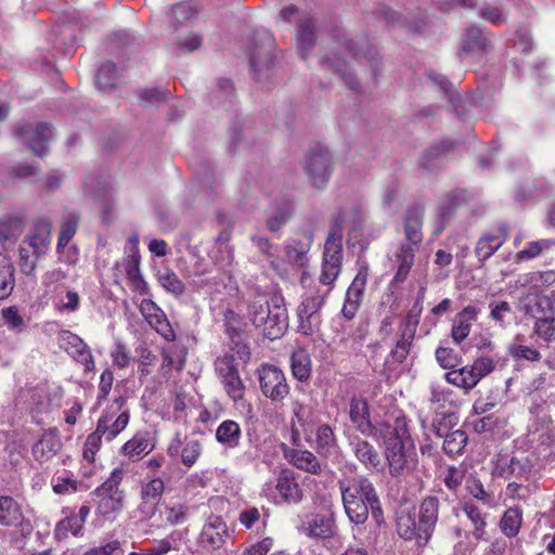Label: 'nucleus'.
Wrapping results in <instances>:
<instances>
[{"instance_id":"c756f323","label":"nucleus","mask_w":555,"mask_h":555,"mask_svg":"<svg viewBox=\"0 0 555 555\" xmlns=\"http://www.w3.org/2000/svg\"><path fill=\"white\" fill-rule=\"evenodd\" d=\"M315 450L320 456L326 459L338 453V440L331 425L321 424L317 427Z\"/></svg>"},{"instance_id":"ea45409f","label":"nucleus","mask_w":555,"mask_h":555,"mask_svg":"<svg viewBox=\"0 0 555 555\" xmlns=\"http://www.w3.org/2000/svg\"><path fill=\"white\" fill-rule=\"evenodd\" d=\"M352 450L356 457L366 467L376 468L380 459L374 447L365 440H354L352 443Z\"/></svg>"},{"instance_id":"e2e57ef3","label":"nucleus","mask_w":555,"mask_h":555,"mask_svg":"<svg viewBox=\"0 0 555 555\" xmlns=\"http://www.w3.org/2000/svg\"><path fill=\"white\" fill-rule=\"evenodd\" d=\"M534 333L547 343L555 341V317L550 314L545 318H539L534 323Z\"/></svg>"},{"instance_id":"79ce46f5","label":"nucleus","mask_w":555,"mask_h":555,"mask_svg":"<svg viewBox=\"0 0 555 555\" xmlns=\"http://www.w3.org/2000/svg\"><path fill=\"white\" fill-rule=\"evenodd\" d=\"M397 530L399 535L405 540L417 539L424 541L420 521L415 519L414 515L406 514L398 517Z\"/></svg>"},{"instance_id":"aec40b11","label":"nucleus","mask_w":555,"mask_h":555,"mask_svg":"<svg viewBox=\"0 0 555 555\" xmlns=\"http://www.w3.org/2000/svg\"><path fill=\"white\" fill-rule=\"evenodd\" d=\"M228 537L225 521L217 515H210L198 535V544L202 548L210 552L222 547Z\"/></svg>"},{"instance_id":"423d86ee","label":"nucleus","mask_w":555,"mask_h":555,"mask_svg":"<svg viewBox=\"0 0 555 555\" xmlns=\"http://www.w3.org/2000/svg\"><path fill=\"white\" fill-rule=\"evenodd\" d=\"M124 477L125 469L116 467L109 477L91 493L96 514L107 516L122 509L125 492L119 486Z\"/></svg>"},{"instance_id":"dca6fc26","label":"nucleus","mask_w":555,"mask_h":555,"mask_svg":"<svg viewBox=\"0 0 555 555\" xmlns=\"http://www.w3.org/2000/svg\"><path fill=\"white\" fill-rule=\"evenodd\" d=\"M57 343L60 348L77 363L83 365L87 372L94 371L95 363L91 350L77 334L70 331H61L57 336Z\"/></svg>"},{"instance_id":"de8ad7c7","label":"nucleus","mask_w":555,"mask_h":555,"mask_svg":"<svg viewBox=\"0 0 555 555\" xmlns=\"http://www.w3.org/2000/svg\"><path fill=\"white\" fill-rule=\"evenodd\" d=\"M82 527V520L77 518L76 515H72L57 522L54 529V537L57 540H64L68 538L69 534L78 535Z\"/></svg>"},{"instance_id":"58836bf2","label":"nucleus","mask_w":555,"mask_h":555,"mask_svg":"<svg viewBox=\"0 0 555 555\" xmlns=\"http://www.w3.org/2000/svg\"><path fill=\"white\" fill-rule=\"evenodd\" d=\"M435 431L438 437H444L443 451L450 456L460 454L467 443V435L461 429L444 434L435 426Z\"/></svg>"},{"instance_id":"0eeeda50","label":"nucleus","mask_w":555,"mask_h":555,"mask_svg":"<svg viewBox=\"0 0 555 555\" xmlns=\"http://www.w3.org/2000/svg\"><path fill=\"white\" fill-rule=\"evenodd\" d=\"M126 398L118 396L107 405L100 415L95 429L104 437L105 441H113L130 421V411L126 406Z\"/></svg>"},{"instance_id":"49530a36","label":"nucleus","mask_w":555,"mask_h":555,"mask_svg":"<svg viewBox=\"0 0 555 555\" xmlns=\"http://www.w3.org/2000/svg\"><path fill=\"white\" fill-rule=\"evenodd\" d=\"M79 222V216L76 212H68L61 225L57 240V251L61 253L75 235Z\"/></svg>"},{"instance_id":"c85d7f7f","label":"nucleus","mask_w":555,"mask_h":555,"mask_svg":"<svg viewBox=\"0 0 555 555\" xmlns=\"http://www.w3.org/2000/svg\"><path fill=\"white\" fill-rule=\"evenodd\" d=\"M463 512L472 525V535L476 542L488 541L487 534V513H485L476 503L467 501L463 504Z\"/></svg>"},{"instance_id":"9b49d317","label":"nucleus","mask_w":555,"mask_h":555,"mask_svg":"<svg viewBox=\"0 0 555 555\" xmlns=\"http://www.w3.org/2000/svg\"><path fill=\"white\" fill-rule=\"evenodd\" d=\"M261 393L273 402H281L289 393V386L281 369L272 364H262L257 370Z\"/></svg>"},{"instance_id":"39448f33","label":"nucleus","mask_w":555,"mask_h":555,"mask_svg":"<svg viewBox=\"0 0 555 555\" xmlns=\"http://www.w3.org/2000/svg\"><path fill=\"white\" fill-rule=\"evenodd\" d=\"M343 220L337 217L332 221L330 233L324 243L321 274L319 282L330 292L335 285L343 268Z\"/></svg>"},{"instance_id":"603ef678","label":"nucleus","mask_w":555,"mask_h":555,"mask_svg":"<svg viewBox=\"0 0 555 555\" xmlns=\"http://www.w3.org/2000/svg\"><path fill=\"white\" fill-rule=\"evenodd\" d=\"M117 78L118 74L115 64L107 62L98 72L96 85L100 90L106 91L115 87Z\"/></svg>"},{"instance_id":"69168bd1","label":"nucleus","mask_w":555,"mask_h":555,"mask_svg":"<svg viewBox=\"0 0 555 555\" xmlns=\"http://www.w3.org/2000/svg\"><path fill=\"white\" fill-rule=\"evenodd\" d=\"M555 244L552 240H540L530 242L527 247L517 253V261H524L538 257L543 250L551 248Z\"/></svg>"},{"instance_id":"3c124183","label":"nucleus","mask_w":555,"mask_h":555,"mask_svg":"<svg viewBox=\"0 0 555 555\" xmlns=\"http://www.w3.org/2000/svg\"><path fill=\"white\" fill-rule=\"evenodd\" d=\"M189 514L190 507L179 502L166 505L164 508L165 519L171 526L184 524L189 517Z\"/></svg>"},{"instance_id":"774afa93","label":"nucleus","mask_w":555,"mask_h":555,"mask_svg":"<svg viewBox=\"0 0 555 555\" xmlns=\"http://www.w3.org/2000/svg\"><path fill=\"white\" fill-rule=\"evenodd\" d=\"M165 485L160 478H152L142 483L141 496L145 504L149 500L157 501L164 493Z\"/></svg>"},{"instance_id":"72a5a7b5","label":"nucleus","mask_w":555,"mask_h":555,"mask_svg":"<svg viewBox=\"0 0 555 555\" xmlns=\"http://www.w3.org/2000/svg\"><path fill=\"white\" fill-rule=\"evenodd\" d=\"M521 526L522 508L519 506L508 507L499 521L501 532L507 538L517 537Z\"/></svg>"},{"instance_id":"2eb2a0df","label":"nucleus","mask_w":555,"mask_h":555,"mask_svg":"<svg viewBox=\"0 0 555 555\" xmlns=\"http://www.w3.org/2000/svg\"><path fill=\"white\" fill-rule=\"evenodd\" d=\"M17 135L35 154L42 157L48 153L47 145L54 133L50 124L37 122L21 125L17 128Z\"/></svg>"},{"instance_id":"20e7f679","label":"nucleus","mask_w":555,"mask_h":555,"mask_svg":"<svg viewBox=\"0 0 555 555\" xmlns=\"http://www.w3.org/2000/svg\"><path fill=\"white\" fill-rule=\"evenodd\" d=\"M248 317L269 339L281 337L288 327V313L281 294L255 296L248 306Z\"/></svg>"},{"instance_id":"c03bdc74","label":"nucleus","mask_w":555,"mask_h":555,"mask_svg":"<svg viewBox=\"0 0 555 555\" xmlns=\"http://www.w3.org/2000/svg\"><path fill=\"white\" fill-rule=\"evenodd\" d=\"M126 276H127L133 292H137L140 295L149 294L150 287L140 272V266H139L138 259L132 258L128 262V264L126 267Z\"/></svg>"},{"instance_id":"09e8293b","label":"nucleus","mask_w":555,"mask_h":555,"mask_svg":"<svg viewBox=\"0 0 555 555\" xmlns=\"http://www.w3.org/2000/svg\"><path fill=\"white\" fill-rule=\"evenodd\" d=\"M51 485L56 494H69L78 490V481L66 470L55 475Z\"/></svg>"},{"instance_id":"864d4df0","label":"nucleus","mask_w":555,"mask_h":555,"mask_svg":"<svg viewBox=\"0 0 555 555\" xmlns=\"http://www.w3.org/2000/svg\"><path fill=\"white\" fill-rule=\"evenodd\" d=\"M162 364L159 367V371L163 376L167 377L172 369L177 370L178 372L182 371L185 365V352L179 357L175 358L173 352L169 348H163L162 349Z\"/></svg>"},{"instance_id":"a878e982","label":"nucleus","mask_w":555,"mask_h":555,"mask_svg":"<svg viewBox=\"0 0 555 555\" xmlns=\"http://www.w3.org/2000/svg\"><path fill=\"white\" fill-rule=\"evenodd\" d=\"M224 392L242 414H250L251 403L246 399V385L240 374L221 380Z\"/></svg>"},{"instance_id":"412c9836","label":"nucleus","mask_w":555,"mask_h":555,"mask_svg":"<svg viewBox=\"0 0 555 555\" xmlns=\"http://www.w3.org/2000/svg\"><path fill=\"white\" fill-rule=\"evenodd\" d=\"M555 293L553 298L538 293H529L519 300L518 308L527 317L539 320L555 313Z\"/></svg>"},{"instance_id":"4d7b16f0","label":"nucleus","mask_w":555,"mask_h":555,"mask_svg":"<svg viewBox=\"0 0 555 555\" xmlns=\"http://www.w3.org/2000/svg\"><path fill=\"white\" fill-rule=\"evenodd\" d=\"M158 281L160 285L166 289V292L175 295L181 296L185 292V285L180 280V278L170 270H166L158 275Z\"/></svg>"},{"instance_id":"473e14b6","label":"nucleus","mask_w":555,"mask_h":555,"mask_svg":"<svg viewBox=\"0 0 555 555\" xmlns=\"http://www.w3.org/2000/svg\"><path fill=\"white\" fill-rule=\"evenodd\" d=\"M154 449L147 433H138L121 447V453L131 459L140 460Z\"/></svg>"},{"instance_id":"a18cd8bd","label":"nucleus","mask_w":555,"mask_h":555,"mask_svg":"<svg viewBox=\"0 0 555 555\" xmlns=\"http://www.w3.org/2000/svg\"><path fill=\"white\" fill-rule=\"evenodd\" d=\"M214 365L216 374L220 382L240 374L234 353L227 352L223 356L218 357L215 360Z\"/></svg>"},{"instance_id":"4468645a","label":"nucleus","mask_w":555,"mask_h":555,"mask_svg":"<svg viewBox=\"0 0 555 555\" xmlns=\"http://www.w3.org/2000/svg\"><path fill=\"white\" fill-rule=\"evenodd\" d=\"M0 526L16 528L22 534H29L33 525L26 518L23 504L9 494L0 495Z\"/></svg>"},{"instance_id":"b1692460","label":"nucleus","mask_w":555,"mask_h":555,"mask_svg":"<svg viewBox=\"0 0 555 555\" xmlns=\"http://www.w3.org/2000/svg\"><path fill=\"white\" fill-rule=\"evenodd\" d=\"M287 462L295 468L311 475H321L323 464L311 451L301 448H289L284 452Z\"/></svg>"},{"instance_id":"f8f14e48","label":"nucleus","mask_w":555,"mask_h":555,"mask_svg":"<svg viewBox=\"0 0 555 555\" xmlns=\"http://www.w3.org/2000/svg\"><path fill=\"white\" fill-rule=\"evenodd\" d=\"M305 490L299 476L292 469H282L274 482L273 500L276 504L296 505L302 502Z\"/></svg>"},{"instance_id":"f257e3e1","label":"nucleus","mask_w":555,"mask_h":555,"mask_svg":"<svg viewBox=\"0 0 555 555\" xmlns=\"http://www.w3.org/2000/svg\"><path fill=\"white\" fill-rule=\"evenodd\" d=\"M377 437L385 443V456L392 477L405 476L415 469L417 454L404 415L396 417L393 424H379Z\"/></svg>"},{"instance_id":"37998d69","label":"nucleus","mask_w":555,"mask_h":555,"mask_svg":"<svg viewBox=\"0 0 555 555\" xmlns=\"http://www.w3.org/2000/svg\"><path fill=\"white\" fill-rule=\"evenodd\" d=\"M370 332V324L366 320H362L357 323L354 327L350 330L347 337L343 338L340 343L353 351H359L364 340L366 339Z\"/></svg>"},{"instance_id":"e433bc0d","label":"nucleus","mask_w":555,"mask_h":555,"mask_svg":"<svg viewBox=\"0 0 555 555\" xmlns=\"http://www.w3.org/2000/svg\"><path fill=\"white\" fill-rule=\"evenodd\" d=\"M133 362L138 365L140 383H143L152 373V367L157 362V356L145 345H140L134 349Z\"/></svg>"},{"instance_id":"bb28decb","label":"nucleus","mask_w":555,"mask_h":555,"mask_svg":"<svg viewBox=\"0 0 555 555\" xmlns=\"http://www.w3.org/2000/svg\"><path fill=\"white\" fill-rule=\"evenodd\" d=\"M51 229L52 223L46 218L35 221L33 231L27 236L25 243H28V247L34 249L37 256H41L47 251L50 245Z\"/></svg>"},{"instance_id":"1a4fd4ad","label":"nucleus","mask_w":555,"mask_h":555,"mask_svg":"<svg viewBox=\"0 0 555 555\" xmlns=\"http://www.w3.org/2000/svg\"><path fill=\"white\" fill-rule=\"evenodd\" d=\"M330 289H318L315 294L305 297L297 310L298 332L305 336L313 335L320 327V309L325 302Z\"/></svg>"},{"instance_id":"f704fd0d","label":"nucleus","mask_w":555,"mask_h":555,"mask_svg":"<svg viewBox=\"0 0 555 555\" xmlns=\"http://www.w3.org/2000/svg\"><path fill=\"white\" fill-rule=\"evenodd\" d=\"M332 521L323 515L315 514L307 517L301 525L305 534L313 538H328L332 534Z\"/></svg>"},{"instance_id":"0e129e2a","label":"nucleus","mask_w":555,"mask_h":555,"mask_svg":"<svg viewBox=\"0 0 555 555\" xmlns=\"http://www.w3.org/2000/svg\"><path fill=\"white\" fill-rule=\"evenodd\" d=\"M228 335L231 339V353H234L243 363H247L250 359V348L245 344L240 333L233 328H228Z\"/></svg>"},{"instance_id":"393cba45","label":"nucleus","mask_w":555,"mask_h":555,"mask_svg":"<svg viewBox=\"0 0 555 555\" xmlns=\"http://www.w3.org/2000/svg\"><path fill=\"white\" fill-rule=\"evenodd\" d=\"M478 314L479 309L476 306L468 305L454 315L452 320L451 337L455 344L460 345L468 337L473 324L477 321Z\"/></svg>"},{"instance_id":"5701e85b","label":"nucleus","mask_w":555,"mask_h":555,"mask_svg":"<svg viewBox=\"0 0 555 555\" xmlns=\"http://www.w3.org/2000/svg\"><path fill=\"white\" fill-rule=\"evenodd\" d=\"M350 421L363 435L377 437L379 425L374 426L370 420L369 403L361 397H353L350 401Z\"/></svg>"},{"instance_id":"f03ea898","label":"nucleus","mask_w":555,"mask_h":555,"mask_svg":"<svg viewBox=\"0 0 555 555\" xmlns=\"http://www.w3.org/2000/svg\"><path fill=\"white\" fill-rule=\"evenodd\" d=\"M339 489L346 514L353 524H364L370 512L377 525L384 521L380 501L367 478L352 477L341 480Z\"/></svg>"},{"instance_id":"338daca9","label":"nucleus","mask_w":555,"mask_h":555,"mask_svg":"<svg viewBox=\"0 0 555 555\" xmlns=\"http://www.w3.org/2000/svg\"><path fill=\"white\" fill-rule=\"evenodd\" d=\"M103 439L104 437L98 434L96 429L88 435L82 448V457L89 464L94 463L95 455L101 449Z\"/></svg>"},{"instance_id":"9d476101","label":"nucleus","mask_w":555,"mask_h":555,"mask_svg":"<svg viewBox=\"0 0 555 555\" xmlns=\"http://www.w3.org/2000/svg\"><path fill=\"white\" fill-rule=\"evenodd\" d=\"M305 172L313 188L323 189L332 173V157L327 149L315 145L309 152L305 162Z\"/></svg>"},{"instance_id":"4be33fe9","label":"nucleus","mask_w":555,"mask_h":555,"mask_svg":"<svg viewBox=\"0 0 555 555\" xmlns=\"http://www.w3.org/2000/svg\"><path fill=\"white\" fill-rule=\"evenodd\" d=\"M62 441L56 428H49L33 444L31 454L40 464L51 461L61 450Z\"/></svg>"},{"instance_id":"bf43d9fd","label":"nucleus","mask_w":555,"mask_h":555,"mask_svg":"<svg viewBox=\"0 0 555 555\" xmlns=\"http://www.w3.org/2000/svg\"><path fill=\"white\" fill-rule=\"evenodd\" d=\"M1 315L4 321V324L8 326L10 331L14 333H22L25 330L26 324L17 307L10 306L3 308L1 310Z\"/></svg>"},{"instance_id":"052dcab7","label":"nucleus","mask_w":555,"mask_h":555,"mask_svg":"<svg viewBox=\"0 0 555 555\" xmlns=\"http://www.w3.org/2000/svg\"><path fill=\"white\" fill-rule=\"evenodd\" d=\"M55 307L61 312H76L80 307V296L77 292L67 289L65 294H57Z\"/></svg>"},{"instance_id":"6e6d98bb","label":"nucleus","mask_w":555,"mask_h":555,"mask_svg":"<svg viewBox=\"0 0 555 555\" xmlns=\"http://www.w3.org/2000/svg\"><path fill=\"white\" fill-rule=\"evenodd\" d=\"M465 487L472 496L482 502L485 505H492L493 495L485 490L482 482L478 478L469 475L465 479Z\"/></svg>"},{"instance_id":"7ed1b4c3","label":"nucleus","mask_w":555,"mask_h":555,"mask_svg":"<svg viewBox=\"0 0 555 555\" xmlns=\"http://www.w3.org/2000/svg\"><path fill=\"white\" fill-rule=\"evenodd\" d=\"M424 209L418 205L410 206L403 215L404 241L400 242L390 260L396 264L393 283L404 282L414 266L416 253L423 241Z\"/></svg>"},{"instance_id":"2f4dec72","label":"nucleus","mask_w":555,"mask_h":555,"mask_svg":"<svg viewBox=\"0 0 555 555\" xmlns=\"http://www.w3.org/2000/svg\"><path fill=\"white\" fill-rule=\"evenodd\" d=\"M242 429L233 420L223 421L216 429V440L225 450L236 449L241 444Z\"/></svg>"},{"instance_id":"13d9d810","label":"nucleus","mask_w":555,"mask_h":555,"mask_svg":"<svg viewBox=\"0 0 555 555\" xmlns=\"http://www.w3.org/2000/svg\"><path fill=\"white\" fill-rule=\"evenodd\" d=\"M267 514L264 508L249 506L241 511L238 515L240 524L246 529H251L257 522L261 521L266 526Z\"/></svg>"},{"instance_id":"c9c22d12","label":"nucleus","mask_w":555,"mask_h":555,"mask_svg":"<svg viewBox=\"0 0 555 555\" xmlns=\"http://www.w3.org/2000/svg\"><path fill=\"white\" fill-rule=\"evenodd\" d=\"M291 369L294 378L307 382L311 376V360L309 353L302 349H296L291 356Z\"/></svg>"},{"instance_id":"cd10ccee","label":"nucleus","mask_w":555,"mask_h":555,"mask_svg":"<svg viewBox=\"0 0 555 555\" xmlns=\"http://www.w3.org/2000/svg\"><path fill=\"white\" fill-rule=\"evenodd\" d=\"M439 500L436 496H426L420 506L418 521L423 532L424 542L431 535L438 520Z\"/></svg>"},{"instance_id":"a211bd4d","label":"nucleus","mask_w":555,"mask_h":555,"mask_svg":"<svg viewBox=\"0 0 555 555\" xmlns=\"http://www.w3.org/2000/svg\"><path fill=\"white\" fill-rule=\"evenodd\" d=\"M509 235V228L506 223H501L492 230L483 232L476 242L475 256L478 261L483 262L489 259L502 245Z\"/></svg>"},{"instance_id":"5fc2aeb1","label":"nucleus","mask_w":555,"mask_h":555,"mask_svg":"<svg viewBox=\"0 0 555 555\" xmlns=\"http://www.w3.org/2000/svg\"><path fill=\"white\" fill-rule=\"evenodd\" d=\"M490 318L501 327H505L513 314L511 305L505 300H494L489 304Z\"/></svg>"},{"instance_id":"8fccbe9b","label":"nucleus","mask_w":555,"mask_h":555,"mask_svg":"<svg viewBox=\"0 0 555 555\" xmlns=\"http://www.w3.org/2000/svg\"><path fill=\"white\" fill-rule=\"evenodd\" d=\"M380 14L384 16L386 23L391 24V25H396V24L406 25L408 28L413 31H421L422 30L421 24H425L424 17L412 21L410 17H403L387 7H385L380 11Z\"/></svg>"},{"instance_id":"a19ab883","label":"nucleus","mask_w":555,"mask_h":555,"mask_svg":"<svg viewBox=\"0 0 555 555\" xmlns=\"http://www.w3.org/2000/svg\"><path fill=\"white\" fill-rule=\"evenodd\" d=\"M196 14V9L189 2L175 4L167 13V23L176 29L179 25H186Z\"/></svg>"},{"instance_id":"f3484780","label":"nucleus","mask_w":555,"mask_h":555,"mask_svg":"<svg viewBox=\"0 0 555 555\" xmlns=\"http://www.w3.org/2000/svg\"><path fill=\"white\" fill-rule=\"evenodd\" d=\"M139 310L149 325L166 341L176 340V332L165 312L152 299H143L139 305Z\"/></svg>"},{"instance_id":"680f3d73","label":"nucleus","mask_w":555,"mask_h":555,"mask_svg":"<svg viewBox=\"0 0 555 555\" xmlns=\"http://www.w3.org/2000/svg\"><path fill=\"white\" fill-rule=\"evenodd\" d=\"M363 293L352 291L350 288L347 289L344 306L341 309V314L347 320H351L354 318L356 313L358 312L362 300H363Z\"/></svg>"},{"instance_id":"ddd939ff","label":"nucleus","mask_w":555,"mask_h":555,"mask_svg":"<svg viewBox=\"0 0 555 555\" xmlns=\"http://www.w3.org/2000/svg\"><path fill=\"white\" fill-rule=\"evenodd\" d=\"M248 46L253 48L249 53L250 69L257 80L267 74L275 56L273 55L274 42L272 37H247Z\"/></svg>"},{"instance_id":"6e6552de","label":"nucleus","mask_w":555,"mask_h":555,"mask_svg":"<svg viewBox=\"0 0 555 555\" xmlns=\"http://www.w3.org/2000/svg\"><path fill=\"white\" fill-rule=\"evenodd\" d=\"M494 370V362L488 357H481L474 361L472 365H465L447 372L444 378L449 384L464 389L466 392L472 390L477 384Z\"/></svg>"},{"instance_id":"7c9ffc66","label":"nucleus","mask_w":555,"mask_h":555,"mask_svg":"<svg viewBox=\"0 0 555 555\" xmlns=\"http://www.w3.org/2000/svg\"><path fill=\"white\" fill-rule=\"evenodd\" d=\"M494 473L496 476L511 479L515 477L518 480H528L530 474V467L527 463L516 457H501L498 460Z\"/></svg>"},{"instance_id":"4c0bfd02","label":"nucleus","mask_w":555,"mask_h":555,"mask_svg":"<svg viewBox=\"0 0 555 555\" xmlns=\"http://www.w3.org/2000/svg\"><path fill=\"white\" fill-rule=\"evenodd\" d=\"M15 287V268L11 260L0 254V300L10 297Z\"/></svg>"},{"instance_id":"6ab92c4d","label":"nucleus","mask_w":555,"mask_h":555,"mask_svg":"<svg viewBox=\"0 0 555 555\" xmlns=\"http://www.w3.org/2000/svg\"><path fill=\"white\" fill-rule=\"evenodd\" d=\"M203 453V443L201 440L185 436L183 441L177 434L169 442L167 454L170 457H180L181 463L191 468Z\"/></svg>"}]
</instances>
